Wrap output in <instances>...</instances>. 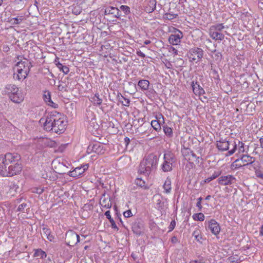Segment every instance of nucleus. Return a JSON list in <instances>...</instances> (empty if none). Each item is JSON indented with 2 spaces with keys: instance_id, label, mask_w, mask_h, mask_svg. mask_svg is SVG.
I'll return each mask as SVG.
<instances>
[{
  "instance_id": "obj_21",
  "label": "nucleus",
  "mask_w": 263,
  "mask_h": 263,
  "mask_svg": "<svg viewBox=\"0 0 263 263\" xmlns=\"http://www.w3.org/2000/svg\"><path fill=\"white\" fill-rule=\"evenodd\" d=\"M44 100L49 106H50L53 108H56L58 105L54 103L51 99L50 95L49 92L47 95H45L44 96Z\"/></svg>"
},
{
  "instance_id": "obj_29",
  "label": "nucleus",
  "mask_w": 263,
  "mask_h": 263,
  "mask_svg": "<svg viewBox=\"0 0 263 263\" xmlns=\"http://www.w3.org/2000/svg\"><path fill=\"white\" fill-rule=\"evenodd\" d=\"M192 217L194 220L200 221H203L205 218L204 214L202 213L194 214Z\"/></svg>"
},
{
  "instance_id": "obj_42",
  "label": "nucleus",
  "mask_w": 263,
  "mask_h": 263,
  "mask_svg": "<svg viewBox=\"0 0 263 263\" xmlns=\"http://www.w3.org/2000/svg\"><path fill=\"white\" fill-rule=\"evenodd\" d=\"M43 234L45 235L46 237L48 236L51 234L50 230L46 227L43 228Z\"/></svg>"
},
{
  "instance_id": "obj_49",
  "label": "nucleus",
  "mask_w": 263,
  "mask_h": 263,
  "mask_svg": "<svg viewBox=\"0 0 263 263\" xmlns=\"http://www.w3.org/2000/svg\"><path fill=\"white\" fill-rule=\"evenodd\" d=\"M157 205L159 209H162L163 206V202H161V200L160 198L157 200Z\"/></svg>"
},
{
  "instance_id": "obj_59",
  "label": "nucleus",
  "mask_w": 263,
  "mask_h": 263,
  "mask_svg": "<svg viewBox=\"0 0 263 263\" xmlns=\"http://www.w3.org/2000/svg\"><path fill=\"white\" fill-rule=\"evenodd\" d=\"M259 233L261 235L263 236V224L260 228Z\"/></svg>"
},
{
  "instance_id": "obj_39",
  "label": "nucleus",
  "mask_w": 263,
  "mask_h": 263,
  "mask_svg": "<svg viewBox=\"0 0 263 263\" xmlns=\"http://www.w3.org/2000/svg\"><path fill=\"white\" fill-rule=\"evenodd\" d=\"M238 153H243L245 152L244 143L240 141H238Z\"/></svg>"
},
{
  "instance_id": "obj_36",
  "label": "nucleus",
  "mask_w": 263,
  "mask_h": 263,
  "mask_svg": "<svg viewBox=\"0 0 263 263\" xmlns=\"http://www.w3.org/2000/svg\"><path fill=\"white\" fill-rule=\"evenodd\" d=\"M82 9L79 5L73 6L72 11V13L75 15H79L82 12Z\"/></svg>"
},
{
  "instance_id": "obj_60",
  "label": "nucleus",
  "mask_w": 263,
  "mask_h": 263,
  "mask_svg": "<svg viewBox=\"0 0 263 263\" xmlns=\"http://www.w3.org/2000/svg\"><path fill=\"white\" fill-rule=\"evenodd\" d=\"M150 43H151V41L149 40H146L144 42L145 45H148L149 44H150Z\"/></svg>"
},
{
  "instance_id": "obj_56",
  "label": "nucleus",
  "mask_w": 263,
  "mask_h": 263,
  "mask_svg": "<svg viewBox=\"0 0 263 263\" xmlns=\"http://www.w3.org/2000/svg\"><path fill=\"white\" fill-rule=\"evenodd\" d=\"M124 141L126 143V145H127L129 144V142H130V139L128 137H125L124 138Z\"/></svg>"
},
{
  "instance_id": "obj_1",
  "label": "nucleus",
  "mask_w": 263,
  "mask_h": 263,
  "mask_svg": "<svg viewBox=\"0 0 263 263\" xmlns=\"http://www.w3.org/2000/svg\"><path fill=\"white\" fill-rule=\"evenodd\" d=\"M20 156L16 153H7L0 155V175L12 176L19 173L22 166L18 163Z\"/></svg>"
},
{
  "instance_id": "obj_7",
  "label": "nucleus",
  "mask_w": 263,
  "mask_h": 263,
  "mask_svg": "<svg viewBox=\"0 0 263 263\" xmlns=\"http://www.w3.org/2000/svg\"><path fill=\"white\" fill-rule=\"evenodd\" d=\"M164 161L161 164V169L164 172H171L172 170L173 164L175 162L174 154L170 152H165L163 155Z\"/></svg>"
},
{
  "instance_id": "obj_17",
  "label": "nucleus",
  "mask_w": 263,
  "mask_h": 263,
  "mask_svg": "<svg viewBox=\"0 0 263 263\" xmlns=\"http://www.w3.org/2000/svg\"><path fill=\"white\" fill-rule=\"evenodd\" d=\"M100 203L102 207L109 209L111 207V203L109 196L105 197V194L102 195L100 199Z\"/></svg>"
},
{
  "instance_id": "obj_8",
  "label": "nucleus",
  "mask_w": 263,
  "mask_h": 263,
  "mask_svg": "<svg viewBox=\"0 0 263 263\" xmlns=\"http://www.w3.org/2000/svg\"><path fill=\"white\" fill-rule=\"evenodd\" d=\"M204 51L201 48L194 47L190 49L187 55L190 62L197 64L201 60Z\"/></svg>"
},
{
  "instance_id": "obj_3",
  "label": "nucleus",
  "mask_w": 263,
  "mask_h": 263,
  "mask_svg": "<svg viewBox=\"0 0 263 263\" xmlns=\"http://www.w3.org/2000/svg\"><path fill=\"white\" fill-rule=\"evenodd\" d=\"M30 67V63L27 59L21 60L14 67V79L18 81L24 80L29 72Z\"/></svg>"
},
{
  "instance_id": "obj_48",
  "label": "nucleus",
  "mask_w": 263,
  "mask_h": 263,
  "mask_svg": "<svg viewBox=\"0 0 263 263\" xmlns=\"http://www.w3.org/2000/svg\"><path fill=\"white\" fill-rule=\"evenodd\" d=\"M190 157L189 158H185L186 159H189V160H193L194 159L196 158V156L195 154H194L192 152H190V154L189 155Z\"/></svg>"
},
{
  "instance_id": "obj_30",
  "label": "nucleus",
  "mask_w": 263,
  "mask_h": 263,
  "mask_svg": "<svg viewBox=\"0 0 263 263\" xmlns=\"http://www.w3.org/2000/svg\"><path fill=\"white\" fill-rule=\"evenodd\" d=\"M57 66L58 68L62 71L64 74H67L69 71V68L66 66L63 65L60 62H58L57 64Z\"/></svg>"
},
{
  "instance_id": "obj_64",
  "label": "nucleus",
  "mask_w": 263,
  "mask_h": 263,
  "mask_svg": "<svg viewBox=\"0 0 263 263\" xmlns=\"http://www.w3.org/2000/svg\"><path fill=\"white\" fill-rule=\"evenodd\" d=\"M3 2V0H0V6L2 5V3Z\"/></svg>"
},
{
  "instance_id": "obj_23",
  "label": "nucleus",
  "mask_w": 263,
  "mask_h": 263,
  "mask_svg": "<svg viewBox=\"0 0 263 263\" xmlns=\"http://www.w3.org/2000/svg\"><path fill=\"white\" fill-rule=\"evenodd\" d=\"M231 145H232V148L228 151L227 156H231L237 150L238 151V142H237L236 141H233L232 142H231Z\"/></svg>"
},
{
  "instance_id": "obj_27",
  "label": "nucleus",
  "mask_w": 263,
  "mask_h": 263,
  "mask_svg": "<svg viewBox=\"0 0 263 263\" xmlns=\"http://www.w3.org/2000/svg\"><path fill=\"white\" fill-rule=\"evenodd\" d=\"M221 171L215 172L210 177H208L206 179H205L204 181L205 183H209L211 181L215 179V178L221 175Z\"/></svg>"
},
{
  "instance_id": "obj_11",
  "label": "nucleus",
  "mask_w": 263,
  "mask_h": 263,
  "mask_svg": "<svg viewBox=\"0 0 263 263\" xmlns=\"http://www.w3.org/2000/svg\"><path fill=\"white\" fill-rule=\"evenodd\" d=\"M66 238L67 245L70 246H74L80 241L79 235L72 231L66 233Z\"/></svg>"
},
{
  "instance_id": "obj_37",
  "label": "nucleus",
  "mask_w": 263,
  "mask_h": 263,
  "mask_svg": "<svg viewBox=\"0 0 263 263\" xmlns=\"http://www.w3.org/2000/svg\"><path fill=\"white\" fill-rule=\"evenodd\" d=\"M149 8L146 7V11L149 13H151L153 12L156 8V2L155 1H152L149 2Z\"/></svg>"
},
{
  "instance_id": "obj_35",
  "label": "nucleus",
  "mask_w": 263,
  "mask_h": 263,
  "mask_svg": "<svg viewBox=\"0 0 263 263\" xmlns=\"http://www.w3.org/2000/svg\"><path fill=\"white\" fill-rule=\"evenodd\" d=\"M34 255L35 256L40 257L41 258H45L47 256L46 252L41 249L36 250Z\"/></svg>"
},
{
  "instance_id": "obj_61",
  "label": "nucleus",
  "mask_w": 263,
  "mask_h": 263,
  "mask_svg": "<svg viewBox=\"0 0 263 263\" xmlns=\"http://www.w3.org/2000/svg\"><path fill=\"white\" fill-rule=\"evenodd\" d=\"M176 240H177V238L176 237H173L172 238V241L173 242H175Z\"/></svg>"
},
{
  "instance_id": "obj_12",
  "label": "nucleus",
  "mask_w": 263,
  "mask_h": 263,
  "mask_svg": "<svg viewBox=\"0 0 263 263\" xmlns=\"http://www.w3.org/2000/svg\"><path fill=\"white\" fill-rule=\"evenodd\" d=\"M89 167L88 164H84L76 167L73 171H70L68 173V175L70 177H78L82 175L86 170H88Z\"/></svg>"
},
{
  "instance_id": "obj_55",
  "label": "nucleus",
  "mask_w": 263,
  "mask_h": 263,
  "mask_svg": "<svg viewBox=\"0 0 263 263\" xmlns=\"http://www.w3.org/2000/svg\"><path fill=\"white\" fill-rule=\"evenodd\" d=\"M256 175L257 177L263 179V173H256Z\"/></svg>"
},
{
  "instance_id": "obj_50",
  "label": "nucleus",
  "mask_w": 263,
  "mask_h": 263,
  "mask_svg": "<svg viewBox=\"0 0 263 263\" xmlns=\"http://www.w3.org/2000/svg\"><path fill=\"white\" fill-rule=\"evenodd\" d=\"M136 182L138 185L141 186H143L144 184V182L142 180L140 179H137L136 180Z\"/></svg>"
},
{
  "instance_id": "obj_62",
  "label": "nucleus",
  "mask_w": 263,
  "mask_h": 263,
  "mask_svg": "<svg viewBox=\"0 0 263 263\" xmlns=\"http://www.w3.org/2000/svg\"><path fill=\"white\" fill-rule=\"evenodd\" d=\"M13 185V188L15 190V191L17 189V187L16 186V185H15L14 184H12Z\"/></svg>"
},
{
  "instance_id": "obj_18",
  "label": "nucleus",
  "mask_w": 263,
  "mask_h": 263,
  "mask_svg": "<svg viewBox=\"0 0 263 263\" xmlns=\"http://www.w3.org/2000/svg\"><path fill=\"white\" fill-rule=\"evenodd\" d=\"M192 87L194 93L197 96H201L204 93V90L202 87L198 83V82H194V81L192 83Z\"/></svg>"
},
{
  "instance_id": "obj_5",
  "label": "nucleus",
  "mask_w": 263,
  "mask_h": 263,
  "mask_svg": "<svg viewBox=\"0 0 263 263\" xmlns=\"http://www.w3.org/2000/svg\"><path fill=\"white\" fill-rule=\"evenodd\" d=\"M158 161L157 157L154 154L148 155L141 163L139 171L141 173L148 175L152 170L155 168Z\"/></svg>"
},
{
  "instance_id": "obj_2",
  "label": "nucleus",
  "mask_w": 263,
  "mask_h": 263,
  "mask_svg": "<svg viewBox=\"0 0 263 263\" xmlns=\"http://www.w3.org/2000/svg\"><path fill=\"white\" fill-rule=\"evenodd\" d=\"M40 123L46 131L60 134L66 129L67 122L63 115L57 111L51 112L46 118H41Z\"/></svg>"
},
{
  "instance_id": "obj_13",
  "label": "nucleus",
  "mask_w": 263,
  "mask_h": 263,
  "mask_svg": "<svg viewBox=\"0 0 263 263\" xmlns=\"http://www.w3.org/2000/svg\"><path fill=\"white\" fill-rule=\"evenodd\" d=\"M235 178L231 175L221 176L217 180L218 183L221 185H229L234 183L235 181Z\"/></svg>"
},
{
  "instance_id": "obj_38",
  "label": "nucleus",
  "mask_w": 263,
  "mask_h": 263,
  "mask_svg": "<svg viewBox=\"0 0 263 263\" xmlns=\"http://www.w3.org/2000/svg\"><path fill=\"white\" fill-rule=\"evenodd\" d=\"M45 188L42 187H35L31 189V192L33 193H36L41 195L44 191Z\"/></svg>"
},
{
  "instance_id": "obj_53",
  "label": "nucleus",
  "mask_w": 263,
  "mask_h": 263,
  "mask_svg": "<svg viewBox=\"0 0 263 263\" xmlns=\"http://www.w3.org/2000/svg\"><path fill=\"white\" fill-rule=\"evenodd\" d=\"M137 54L141 58H144L145 55L144 53H143L141 50H138L137 51Z\"/></svg>"
},
{
  "instance_id": "obj_10",
  "label": "nucleus",
  "mask_w": 263,
  "mask_h": 263,
  "mask_svg": "<svg viewBox=\"0 0 263 263\" xmlns=\"http://www.w3.org/2000/svg\"><path fill=\"white\" fill-rule=\"evenodd\" d=\"M105 150L104 145L99 142L89 145L87 148L88 153L92 152L99 155L103 154Z\"/></svg>"
},
{
  "instance_id": "obj_9",
  "label": "nucleus",
  "mask_w": 263,
  "mask_h": 263,
  "mask_svg": "<svg viewBox=\"0 0 263 263\" xmlns=\"http://www.w3.org/2000/svg\"><path fill=\"white\" fill-rule=\"evenodd\" d=\"M255 158L248 155H243L240 159H236L233 162L232 166L233 168H237L243 166L251 164L254 162Z\"/></svg>"
},
{
  "instance_id": "obj_4",
  "label": "nucleus",
  "mask_w": 263,
  "mask_h": 263,
  "mask_svg": "<svg viewBox=\"0 0 263 263\" xmlns=\"http://www.w3.org/2000/svg\"><path fill=\"white\" fill-rule=\"evenodd\" d=\"M4 92L8 95L10 100L14 103H21L24 100L25 93L14 84L6 85L4 88Z\"/></svg>"
},
{
  "instance_id": "obj_52",
  "label": "nucleus",
  "mask_w": 263,
  "mask_h": 263,
  "mask_svg": "<svg viewBox=\"0 0 263 263\" xmlns=\"http://www.w3.org/2000/svg\"><path fill=\"white\" fill-rule=\"evenodd\" d=\"M46 238L50 241H54V237L53 235L51 234H49L48 236L46 237Z\"/></svg>"
},
{
  "instance_id": "obj_25",
  "label": "nucleus",
  "mask_w": 263,
  "mask_h": 263,
  "mask_svg": "<svg viewBox=\"0 0 263 263\" xmlns=\"http://www.w3.org/2000/svg\"><path fill=\"white\" fill-rule=\"evenodd\" d=\"M192 235L197 241L200 242L202 239V236L201 235L200 230L198 228H196L195 230Z\"/></svg>"
},
{
  "instance_id": "obj_41",
  "label": "nucleus",
  "mask_w": 263,
  "mask_h": 263,
  "mask_svg": "<svg viewBox=\"0 0 263 263\" xmlns=\"http://www.w3.org/2000/svg\"><path fill=\"white\" fill-rule=\"evenodd\" d=\"M120 9L124 11L125 14H128L130 12L129 8L127 6L121 5L120 7Z\"/></svg>"
},
{
  "instance_id": "obj_26",
  "label": "nucleus",
  "mask_w": 263,
  "mask_h": 263,
  "mask_svg": "<svg viewBox=\"0 0 263 263\" xmlns=\"http://www.w3.org/2000/svg\"><path fill=\"white\" fill-rule=\"evenodd\" d=\"M151 126L156 132H159L161 130V125L159 121L157 120H153L151 123Z\"/></svg>"
},
{
  "instance_id": "obj_63",
  "label": "nucleus",
  "mask_w": 263,
  "mask_h": 263,
  "mask_svg": "<svg viewBox=\"0 0 263 263\" xmlns=\"http://www.w3.org/2000/svg\"><path fill=\"white\" fill-rule=\"evenodd\" d=\"M211 198V196L210 195H208L205 198V200H209Z\"/></svg>"
},
{
  "instance_id": "obj_14",
  "label": "nucleus",
  "mask_w": 263,
  "mask_h": 263,
  "mask_svg": "<svg viewBox=\"0 0 263 263\" xmlns=\"http://www.w3.org/2000/svg\"><path fill=\"white\" fill-rule=\"evenodd\" d=\"M208 229L215 235L218 234L220 231V227L219 223L213 219L208 221Z\"/></svg>"
},
{
  "instance_id": "obj_31",
  "label": "nucleus",
  "mask_w": 263,
  "mask_h": 263,
  "mask_svg": "<svg viewBox=\"0 0 263 263\" xmlns=\"http://www.w3.org/2000/svg\"><path fill=\"white\" fill-rule=\"evenodd\" d=\"M22 21L21 17H17L11 18L9 20V22L12 25H15L20 24Z\"/></svg>"
},
{
  "instance_id": "obj_47",
  "label": "nucleus",
  "mask_w": 263,
  "mask_h": 263,
  "mask_svg": "<svg viewBox=\"0 0 263 263\" xmlns=\"http://www.w3.org/2000/svg\"><path fill=\"white\" fill-rule=\"evenodd\" d=\"M109 222H110L111 223V228L112 229H116L117 230H118V228L115 222V221L113 219H111L110 220H109Z\"/></svg>"
},
{
  "instance_id": "obj_46",
  "label": "nucleus",
  "mask_w": 263,
  "mask_h": 263,
  "mask_svg": "<svg viewBox=\"0 0 263 263\" xmlns=\"http://www.w3.org/2000/svg\"><path fill=\"white\" fill-rule=\"evenodd\" d=\"M202 200V197H199L198 198V202L196 203V206L199 208V211H200L202 208L201 205V201Z\"/></svg>"
},
{
  "instance_id": "obj_6",
  "label": "nucleus",
  "mask_w": 263,
  "mask_h": 263,
  "mask_svg": "<svg viewBox=\"0 0 263 263\" xmlns=\"http://www.w3.org/2000/svg\"><path fill=\"white\" fill-rule=\"evenodd\" d=\"M228 28V27L224 26L223 24L219 23L211 26L209 30L210 36L215 41H222L224 38V34L223 30Z\"/></svg>"
},
{
  "instance_id": "obj_33",
  "label": "nucleus",
  "mask_w": 263,
  "mask_h": 263,
  "mask_svg": "<svg viewBox=\"0 0 263 263\" xmlns=\"http://www.w3.org/2000/svg\"><path fill=\"white\" fill-rule=\"evenodd\" d=\"M132 229L134 233L139 235L141 233V229L138 223H134L133 224Z\"/></svg>"
},
{
  "instance_id": "obj_58",
  "label": "nucleus",
  "mask_w": 263,
  "mask_h": 263,
  "mask_svg": "<svg viewBox=\"0 0 263 263\" xmlns=\"http://www.w3.org/2000/svg\"><path fill=\"white\" fill-rule=\"evenodd\" d=\"M189 263H202V262L200 261H198V260H191Z\"/></svg>"
},
{
  "instance_id": "obj_19",
  "label": "nucleus",
  "mask_w": 263,
  "mask_h": 263,
  "mask_svg": "<svg viewBox=\"0 0 263 263\" xmlns=\"http://www.w3.org/2000/svg\"><path fill=\"white\" fill-rule=\"evenodd\" d=\"M230 146H231V142L225 140H220L217 143V147L218 149L222 151L228 150Z\"/></svg>"
},
{
  "instance_id": "obj_24",
  "label": "nucleus",
  "mask_w": 263,
  "mask_h": 263,
  "mask_svg": "<svg viewBox=\"0 0 263 263\" xmlns=\"http://www.w3.org/2000/svg\"><path fill=\"white\" fill-rule=\"evenodd\" d=\"M163 130L166 136L168 138H172L173 137V132L172 128L167 125H164L163 126Z\"/></svg>"
},
{
  "instance_id": "obj_34",
  "label": "nucleus",
  "mask_w": 263,
  "mask_h": 263,
  "mask_svg": "<svg viewBox=\"0 0 263 263\" xmlns=\"http://www.w3.org/2000/svg\"><path fill=\"white\" fill-rule=\"evenodd\" d=\"M177 16V14H175V13H173L172 12H168V13H166L164 15L163 18L165 20H173V19L176 18Z\"/></svg>"
},
{
  "instance_id": "obj_16",
  "label": "nucleus",
  "mask_w": 263,
  "mask_h": 263,
  "mask_svg": "<svg viewBox=\"0 0 263 263\" xmlns=\"http://www.w3.org/2000/svg\"><path fill=\"white\" fill-rule=\"evenodd\" d=\"M162 188L163 189V193L166 194H170L172 192V181L169 177H167L164 181L163 184Z\"/></svg>"
},
{
  "instance_id": "obj_43",
  "label": "nucleus",
  "mask_w": 263,
  "mask_h": 263,
  "mask_svg": "<svg viewBox=\"0 0 263 263\" xmlns=\"http://www.w3.org/2000/svg\"><path fill=\"white\" fill-rule=\"evenodd\" d=\"M123 215L125 218H129L133 216V214L131 210H128L123 213Z\"/></svg>"
},
{
  "instance_id": "obj_45",
  "label": "nucleus",
  "mask_w": 263,
  "mask_h": 263,
  "mask_svg": "<svg viewBox=\"0 0 263 263\" xmlns=\"http://www.w3.org/2000/svg\"><path fill=\"white\" fill-rule=\"evenodd\" d=\"M176 222L175 220H172L168 227L169 231H172L175 227Z\"/></svg>"
},
{
  "instance_id": "obj_54",
  "label": "nucleus",
  "mask_w": 263,
  "mask_h": 263,
  "mask_svg": "<svg viewBox=\"0 0 263 263\" xmlns=\"http://www.w3.org/2000/svg\"><path fill=\"white\" fill-rule=\"evenodd\" d=\"M25 206H26V204H21V205H20L18 206V211H21V210H22V209H23Z\"/></svg>"
},
{
  "instance_id": "obj_40",
  "label": "nucleus",
  "mask_w": 263,
  "mask_h": 263,
  "mask_svg": "<svg viewBox=\"0 0 263 263\" xmlns=\"http://www.w3.org/2000/svg\"><path fill=\"white\" fill-rule=\"evenodd\" d=\"M98 125L96 123V121L94 120H91L90 122L89 123V125L88 126V128L92 132V130L91 129V127H92L94 129H97L98 128Z\"/></svg>"
},
{
  "instance_id": "obj_28",
  "label": "nucleus",
  "mask_w": 263,
  "mask_h": 263,
  "mask_svg": "<svg viewBox=\"0 0 263 263\" xmlns=\"http://www.w3.org/2000/svg\"><path fill=\"white\" fill-rule=\"evenodd\" d=\"M119 100L120 102L125 106H128L130 103V100L124 97L123 96L121 95L120 96H118Z\"/></svg>"
},
{
  "instance_id": "obj_57",
  "label": "nucleus",
  "mask_w": 263,
  "mask_h": 263,
  "mask_svg": "<svg viewBox=\"0 0 263 263\" xmlns=\"http://www.w3.org/2000/svg\"><path fill=\"white\" fill-rule=\"evenodd\" d=\"M259 142L260 147L263 148V138H261L259 139Z\"/></svg>"
},
{
  "instance_id": "obj_22",
  "label": "nucleus",
  "mask_w": 263,
  "mask_h": 263,
  "mask_svg": "<svg viewBox=\"0 0 263 263\" xmlns=\"http://www.w3.org/2000/svg\"><path fill=\"white\" fill-rule=\"evenodd\" d=\"M91 101L95 105L99 106L102 103V99L100 98L99 93H97L91 98Z\"/></svg>"
},
{
  "instance_id": "obj_20",
  "label": "nucleus",
  "mask_w": 263,
  "mask_h": 263,
  "mask_svg": "<svg viewBox=\"0 0 263 263\" xmlns=\"http://www.w3.org/2000/svg\"><path fill=\"white\" fill-rule=\"evenodd\" d=\"M138 86L142 91L147 90L149 86V82L147 80H141L139 81Z\"/></svg>"
},
{
  "instance_id": "obj_15",
  "label": "nucleus",
  "mask_w": 263,
  "mask_h": 263,
  "mask_svg": "<svg viewBox=\"0 0 263 263\" xmlns=\"http://www.w3.org/2000/svg\"><path fill=\"white\" fill-rule=\"evenodd\" d=\"M182 37L183 34L182 32L177 30L175 32L174 34H172L170 36L168 41L171 44L177 45L180 43L181 39Z\"/></svg>"
},
{
  "instance_id": "obj_51",
  "label": "nucleus",
  "mask_w": 263,
  "mask_h": 263,
  "mask_svg": "<svg viewBox=\"0 0 263 263\" xmlns=\"http://www.w3.org/2000/svg\"><path fill=\"white\" fill-rule=\"evenodd\" d=\"M105 215L106 216V218L109 220V221L111 219H112L111 217L110 212L109 211H107L106 212H105Z\"/></svg>"
},
{
  "instance_id": "obj_32",
  "label": "nucleus",
  "mask_w": 263,
  "mask_h": 263,
  "mask_svg": "<svg viewBox=\"0 0 263 263\" xmlns=\"http://www.w3.org/2000/svg\"><path fill=\"white\" fill-rule=\"evenodd\" d=\"M117 12L118 13L119 12V9L113 7H109L107 8L105 10V14H115L116 12Z\"/></svg>"
},
{
  "instance_id": "obj_44",
  "label": "nucleus",
  "mask_w": 263,
  "mask_h": 263,
  "mask_svg": "<svg viewBox=\"0 0 263 263\" xmlns=\"http://www.w3.org/2000/svg\"><path fill=\"white\" fill-rule=\"evenodd\" d=\"M168 51H169V52L172 53L174 56L177 55V54H178V51H177V50L176 49L173 47H171L168 49Z\"/></svg>"
}]
</instances>
